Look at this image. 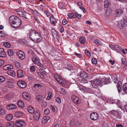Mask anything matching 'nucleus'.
I'll return each mask as SVG.
<instances>
[{
  "label": "nucleus",
  "mask_w": 127,
  "mask_h": 127,
  "mask_svg": "<svg viewBox=\"0 0 127 127\" xmlns=\"http://www.w3.org/2000/svg\"><path fill=\"white\" fill-rule=\"evenodd\" d=\"M90 117L92 120L95 121L98 119V115L96 113L93 112L91 114Z\"/></svg>",
  "instance_id": "obj_5"
},
{
  "label": "nucleus",
  "mask_w": 127,
  "mask_h": 127,
  "mask_svg": "<svg viewBox=\"0 0 127 127\" xmlns=\"http://www.w3.org/2000/svg\"><path fill=\"white\" fill-rule=\"evenodd\" d=\"M110 3L109 1L107 0H106L104 2V6L106 8H108L109 7Z\"/></svg>",
  "instance_id": "obj_30"
},
{
  "label": "nucleus",
  "mask_w": 127,
  "mask_h": 127,
  "mask_svg": "<svg viewBox=\"0 0 127 127\" xmlns=\"http://www.w3.org/2000/svg\"><path fill=\"white\" fill-rule=\"evenodd\" d=\"M14 64L16 68H18L20 67V64L18 62H15Z\"/></svg>",
  "instance_id": "obj_48"
},
{
  "label": "nucleus",
  "mask_w": 127,
  "mask_h": 127,
  "mask_svg": "<svg viewBox=\"0 0 127 127\" xmlns=\"http://www.w3.org/2000/svg\"><path fill=\"white\" fill-rule=\"evenodd\" d=\"M109 62L111 63V64L112 65H113L115 63V61L113 60L112 61L111 60H110L109 61Z\"/></svg>",
  "instance_id": "obj_61"
},
{
  "label": "nucleus",
  "mask_w": 127,
  "mask_h": 127,
  "mask_svg": "<svg viewBox=\"0 0 127 127\" xmlns=\"http://www.w3.org/2000/svg\"><path fill=\"white\" fill-rule=\"evenodd\" d=\"M27 15H28L24 11H23L20 16L26 19H28Z\"/></svg>",
  "instance_id": "obj_31"
},
{
  "label": "nucleus",
  "mask_w": 127,
  "mask_h": 127,
  "mask_svg": "<svg viewBox=\"0 0 127 127\" xmlns=\"http://www.w3.org/2000/svg\"><path fill=\"white\" fill-rule=\"evenodd\" d=\"M22 96L24 98L27 100H30V97L29 95L27 93L24 92L22 93Z\"/></svg>",
  "instance_id": "obj_11"
},
{
  "label": "nucleus",
  "mask_w": 127,
  "mask_h": 127,
  "mask_svg": "<svg viewBox=\"0 0 127 127\" xmlns=\"http://www.w3.org/2000/svg\"><path fill=\"white\" fill-rule=\"evenodd\" d=\"M69 17L70 18H75V17H74V14L73 13H70L68 14Z\"/></svg>",
  "instance_id": "obj_41"
},
{
  "label": "nucleus",
  "mask_w": 127,
  "mask_h": 127,
  "mask_svg": "<svg viewBox=\"0 0 127 127\" xmlns=\"http://www.w3.org/2000/svg\"><path fill=\"white\" fill-rule=\"evenodd\" d=\"M17 76L18 78L23 77L24 76L23 71L21 70H18L17 71Z\"/></svg>",
  "instance_id": "obj_9"
},
{
  "label": "nucleus",
  "mask_w": 127,
  "mask_h": 127,
  "mask_svg": "<svg viewBox=\"0 0 127 127\" xmlns=\"http://www.w3.org/2000/svg\"><path fill=\"white\" fill-rule=\"evenodd\" d=\"M79 40L80 43L82 44H85L86 42L85 38L83 36L79 38Z\"/></svg>",
  "instance_id": "obj_23"
},
{
  "label": "nucleus",
  "mask_w": 127,
  "mask_h": 127,
  "mask_svg": "<svg viewBox=\"0 0 127 127\" xmlns=\"http://www.w3.org/2000/svg\"><path fill=\"white\" fill-rule=\"evenodd\" d=\"M7 108L8 109L11 110L16 108V106L14 104H9L7 105Z\"/></svg>",
  "instance_id": "obj_15"
},
{
  "label": "nucleus",
  "mask_w": 127,
  "mask_h": 127,
  "mask_svg": "<svg viewBox=\"0 0 127 127\" xmlns=\"http://www.w3.org/2000/svg\"><path fill=\"white\" fill-rule=\"evenodd\" d=\"M32 61L34 64H36L39 61L38 59L36 57H33L32 59Z\"/></svg>",
  "instance_id": "obj_33"
},
{
  "label": "nucleus",
  "mask_w": 127,
  "mask_h": 127,
  "mask_svg": "<svg viewBox=\"0 0 127 127\" xmlns=\"http://www.w3.org/2000/svg\"><path fill=\"white\" fill-rule=\"evenodd\" d=\"M94 84L95 85H99L101 83V82L99 80H96L93 82Z\"/></svg>",
  "instance_id": "obj_27"
},
{
  "label": "nucleus",
  "mask_w": 127,
  "mask_h": 127,
  "mask_svg": "<svg viewBox=\"0 0 127 127\" xmlns=\"http://www.w3.org/2000/svg\"><path fill=\"white\" fill-rule=\"evenodd\" d=\"M17 55L21 60H23L25 58V53L22 51H19L17 52Z\"/></svg>",
  "instance_id": "obj_7"
},
{
  "label": "nucleus",
  "mask_w": 127,
  "mask_h": 127,
  "mask_svg": "<svg viewBox=\"0 0 127 127\" xmlns=\"http://www.w3.org/2000/svg\"><path fill=\"white\" fill-rule=\"evenodd\" d=\"M23 114L19 112H16L15 113V117H19L22 116Z\"/></svg>",
  "instance_id": "obj_29"
},
{
  "label": "nucleus",
  "mask_w": 127,
  "mask_h": 127,
  "mask_svg": "<svg viewBox=\"0 0 127 127\" xmlns=\"http://www.w3.org/2000/svg\"><path fill=\"white\" fill-rule=\"evenodd\" d=\"M116 15H120L122 13V11L120 9L117 10L116 11Z\"/></svg>",
  "instance_id": "obj_39"
},
{
  "label": "nucleus",
  "mask_w": 127,
  "mask_h": 127,
  "mask_svg": "<svg viewBox=\"0 0 127 127\" xmlns=\"http://www.w3.org/2000/svg\"><path fill=\"white\" fill-rule=\"evenodd\" d=\"M117 87L119 92H120L122 90V84L121 82H119L117 85Z\"/></svg>",
  "instance_id": "obj_22"
},
{
  "label": "nucleus",
  "mask_w": 127,
  "mask_h": 127,
  "mask_svg": "<svg viewBox=\"0 0 127 127\" xmlns=\"http://www.w3.org/2000/svg\"><path fill=\"white\" fill-rule=\"evenodd\" d=\"M50 118L48 116H44L42 119V122L43 124H45L50 119Z\"/></svg>",
  "instance_id": "obj_24"
},
{
  "label": "nucleus",
  "mask_w": 127,
  "mask_h": 127,
  "mask_svg": "<svg viewBox=\"0 0 127 127\" xmlns=\"http://www.w3.org/2000/svg\"><path fill=\"white\" fill-rule=\"evenodd\" d=\"M12 118V115L11 114L7 115L6 117V119L8 121L11 120Z\"/></svg>",
  "instance_id": "obj_35"
},
{
  "label": "nucleus",
  "mask_w": 127,
  "mask_h": 127,
  "mask_svg": "<svg viewBox=\"0 0 127 127\" xmlns=\"http://www.w3.org/2000/svg\"><path fill=\"white\" fill-rule=\"evenodd\" d=\"M17 84L19 87L22 88H25L27 86L25 82L22 81H20L17 82Z\"/></svg>",
  "instance_id": "obj_6"
},
{
  "label": "nucleus",
  "mask_w": 127,
  "mask_h": 127,
  "mask_svg": "<svg viewBox=\"0 0 127 127\" xmlns=\"http://www.w3.org/2000/svg\"><path fill=\"white\" fill-rule=\"evenodd\" d=\"M61 28H60V32L61 33H62L64 31V28L63 27L60 26Z\"/></svg>",
  "instance_id": "obj_60"
},
{
  "label": "nucleus",
  "mask_w": 127,
  "mask_h": 127,
  "mask_svg": "<svg viewBox=\"0 0 127 127\" xmlns=\"http://www.w3.org/2000/svg\"><path fill=\"white\" fill-rule=\"evenodd\" d=\"M55 79L59 83L63 85L64 84V82L63 79L60 78V77L58 75H55Z\"/></svg>",
  "instance_id": "obj_12"
},
{
  "label": "nucleus",
  "mask_w": 127,
  "mask_h": 127,
  "mask_svg": "<svg viewBox=\"0 0 127 127\" xmlns=\"http://www.w3.org/2000/svg\"><path fill=\"white\" fill-rule=\"evenodd\" d=\"M7 127H14V123L13 122H10L6 125Z\"/></svg>",
  "instance_id": "obj_28"
},
{
  "label": "nucleus",
  "mask_w": 127,
  "mask_h": 127,
  "mask_svg": "<svg viewBox=\"0 0 127 127\" xmlns=\"http://www.w3.org/2000/svg\"><path fill=\"white\" fill-rule=\"evenodd\" d=\"M4 45L7 47H9L10 46V43L8 42H5L4 43Z\"/></svg>",
  "instance_id": "obj_45"
},
{
  "label": "nucleus",
  "mask_w": 127,
  "mask_h": 127,
  "mask_svg": "<svg viewBox=\"0 0 127 127\" xmlns=\"http://www.w3.org/2000/svg\"><path fill=\"white\" fill-rule=\"evenodd\" d=\"M92 63L94 64H95L97 63V61L96 59L94 58L92 59Z\"/></svg>",
  "instance_id": "obj_47"
},
{
  "label": "nucleus",
  "mask_w": 127,
  "mask_h": 127,
  "mask_svg": "<svg viewBox=\"0 0 127 127\" xmlns=\"http://www.w3.org/2000/svg\"><path fill=\"white\" fill-rule=\"evenodd\" d=\"M6 56V53L4 51V49L2 48H0V57H5Z\"/></svg>",
  "instance_id": "obj_13"
},
{
  "label": "nucleus",
  "mask_w": 127,
  "mask_h": 127,
  "mask_svg": "<svg viewBox=\"0 0 127 127\" xmlns=\"http://www.w3.org/2000/svg\"><path fill=\"white\" fill-rule=\"evenodd\" d=\"M9 22L13 28H16L21 24V20L18 17L14 16H11L9 18Z\"/></svg>",
  "instance_id": "obj_2"
},
{
  "label": "nucleus",
  "mask_w": 127,
  "mask_h": 127,
  "mask_svg": "<svg viewBox=\"0 0 127 127\" xmlns=\"http://www.w3.org/2000/svg\"><path fill=\"white\" fill-rule=\"evenodd\" d=\"M36 64L38 66L41 67H43V65L41 64L40 62L39 61Z\"/></svg>",
  "instance_id": "obj_54"
},
{
  "label": "nucleus",
  "mask_w": 127,
  "mask_h": 127,
  "mask_svg": "<svg viewBox=\"0 0 127 127\" xmlns=\"http://www.w3.org/2000/svg\"><path fill=\"white\" fill-rule=\"evenodd\" d=\"M34 87L36 88H39L41 87V85L39 84H34Z\"/></svg>",
  "instance_id": "obj_58"
},
{
  "label": "nucleus",
  "mask_w": 127,
  "mask_h": 127,
  "mask_svg": "<svg viewBox=\"0 0 127 127\" xmlns=\"http://www.w3.org/2000/svg\"><path fill=\"white\" fill-rule=\"evenodd\" d=\"M5 80V78L3 76H0V82H3Z\"/></svg>",
  "instance_id": "obj_52"
},
{
  "label": "nucleus",
  "mask_w": 127,
  "mask_h": 127,
  "mask_svg": "<svg viewBox=\"0 0 127 127\" xmlns=\"http://www.w3.org/2000/svg\"><path fill=\"white\" fill-rule=\"evenodd\" d=\"M75 16L78 18H80L81 17V14H78L77 12H75Z\"/></svg>",
  "instance_id": "obj_49"
},
{
  "label": "nucleus",
  "mask_w": 127,
  "mask_h": 127,
  "mask_svg": "<svg viewBox=\"0 0 127 127\" xmlns=\"http://www.w3.org/2000/svg\"><path fill=\"white\" fill-rule=\"evenodd\" d=\"M4 64V61L2 60H0V66L3 65Z\"/></svg>",
  "instance_id": "obj_59"
},
{
  "label": "nucleus",
  "mask_w": 127,
  "mask_h": 127,
  "mask_svg": "<svg viewBox=\"0 0 127 127\" xmlns=\"http://www.w3.org/2000/svg\"><path fill=\"white\" fill-rule=\"evenodd\" d=\"M35 67L33 66H31L30 68V70L33 71L35 70Z\"/></svg>",
  "instance_id": "obj_56"
},
{
  "label": "nucleus",
  "mask_w": 127,
  "mask_h": 127,
  "mask_svg": "<svg viewBox=\"0 0 127 127\" xmlns=\"http://www.w3.org/2000/svg\"><path fill=\"white\" fill-rule=\"evenodd\" d=\"M15 126L17 127H22L25 125V123L24 120H19L15 122Z\"/></svg>",
  "instance_id": "obj_4"
},
{
  "label": "nucleus",
  "mask_w": 127,
  "mask_h": 127,
  "mask_svg": "<svg viewBox=\"0 0 127 127\" xmlns=\"http://www.w3.org/2000/svg\"><path fill=\"white\" fill-rule=\"evenodd\" d=\"M43 98L42 95H37L36 97V99L39 101H41Z\"/></svg>",
  "instance_id": "obj_36"
},
{
  "label": "nucleus",
  "mask_w": 127,
  "mask_h": 127,
  "mask_svg": "<svg viewBox=\"0 0 127 127\" xmlns=\"http://www.w3.org/2000/svg\"><path fill=\"white\" fill-rule=\"evenodd\" d=\"M74 54L76 55L78 57H81V55L80 54H78L76 52L74 53Z\"/></svg>",
  "instance_id": "obj_64"
},
{
  "label": "nucleus",
  "mask_w": 127,
  "mask_h": 127,
  "mask_svg": "<svg viewBox=\"0 0 127 127\" xmlns=\"http://www.w3.org/2000/svg\"><path fill=\"white\" fill-rule=\"evenodd\" d=\"M85 53L86 54L88 57H90L91 56V54L88 50H85Z\"/></svg>",
  "instance_id": "obj_43"
},
{
  "label": "nucleus",
  "mask_w": 127,
  "mask_h": 127,
  "mask_svg": "<svg viewBox=\"0 0 127 127\" xmlns=\"http://www.w3.org/2000/svg\"><path fill=\"white\" fill-rule=\"evenodd\" d=\"M8 54L10 56H12L13 54V51L12 50L10 49L8 51Z\"/></svg>",
  "instance_id": "obj_38"
},
{
  "label": "nucleus",
  "mask_w": 127,
  "mask_h": 127,
  "mask_svg": "<svg viewBox=\"0 0 127 127\" xmlns=\"http://www.w3.org/2000/svg\"><path fill=\"white\" fill-rule=\"evenodd\" d=\"M109 47L111 48L112 49L114 50H115V47L113 45L111 44H110L109 45Z\"/></svg>",
  "instance_id": "obj_53"
},
{
  "label": "nucleus",
  "mask_w": 127,
  "mask_h": 127,
  "mask_svg": "<svg viewBox=\"0 0 127 127\" xmlns=\"http://www.w3.org/2000/svg\"><path fill=\"white\" fill-rule=\"evenodd\" d=\"M13 80L11 79L8 80L6 82L7 86L10 88H13L14 86L13 85Z\"/></svg>",
  "instance_id": "obj_8"
},
{
  "label": "nucleus",
  "mask_w": 127,
  "mask_h": 127,
  "mask_svg": "<svg viewBox=\"0 0 127 127\" xmlns=\"http://www.w3.org/2000/svg\"><path fill=\"white\" fill-rule=\"evenodd\" d=\"M79 8L82 10L83 12L85 13H86V11L85 9L82 6H79Z\"/></svg>",
  "instance_id": "obj_57"
},
{
  "label": "nucleus",
  "mask_w": 127,
  "mask_h": 127,
  "mask_svg": "<svg viewBox=\"0 0 127 127\" xmlns=\"http://www.w3.org/2000/svg\"><path fill=\"white\" fill-rule=\"evenodd\" d=\"M13 94L10 93L6 94L5 97V99H10L13 97Z\"/></svg>",
  "instance_id": "obj_16"
},
{
  "label": "nucleus",
  "mask_w": 127,
  "mask_h": 127,
  "mask_svg": "<svg viewBox=\"0 0 127 127\" xmlns=\"http://www.w3.org/2000/svg\"><path fill=\"white\" fill-rule=\"evenodd\" d=\"M18 105L20 107L23 108L24 106V103L23 101L21 100L19 101L17 103Z\"/></svg>",
  "instance_id": "obj_26"
},
{
  "label": "nucleus",
  "mask_w": 127,
  "mask_h": 127,
  "mask_svg": "<svg viewBox=\"0 0 127 127\" xmlns=\"http://www.w3.org/2000/svg\"><path fill=\"white\" fill-rule=\"evenodd\" d=\"M79 88L81 90H87V88L82 85H80L79 86Z\"/></svg>",
  "instance_id": "obj_37"
},
{
  "label": "nucleus",
  "mask_w": 127,
  "mask_h": 127,
  "mask_svg": "<svg viewBox=\"0 0 127 127\" xmlns=\"http://www.w3.org/2000/svg\"><path fill=\"white\" fill-rule=\"evenodd\" d=\"M123 89L124 92L127 93V83H125L124 84Z\"/></svg>",
  "instance_id": "obj_32"
},
{
  "label": "nucleus",
  "mask_w": 127,
  "mask_h": 127,
  "mask_svg": "<svg viewBox=\"0 0 127 127\" xmlns=\"http://www.w3.org/2000/svg\"><path fill=\"white\" fill-rule=\"evenodd\" d=\"M56 100L58 103H60L61 102L60 98L59 97H57L56 99Z\"/></svg>",
  "instance_id": "obj_51"
},
{
  "label": "nucleus",
  "mask_w": 127,
  "mask_h": 127,
  "mask_svg": "<svg viewBox=\"0 0 127 127\" xmlns=\"http://www.w3.org/2000/svg\"><path fill=\"white\" fill-rule=\"evenodd\" d=\"M80 76L81 77L84 79L88 76V74L85 72H82L80 73Z\"/></svg>",
  "instance_id": "obj_21"
},
{
  "label": "nucleus",
  "mask_w": 127,
  "mask_h": 127,
  "mask_svg": "<svg viewBox=\"0 0 127 127\" xmlns=\"http://www.w3.org/2000/svg\"><path fill=\"white\" fill-rule=\"evenodd\" d=\"M60 92L63 95H65L66 94L65 91L64 89L63 88H61L60 89Z\"/></svg>",
  "instance_id": "obj_40"
},
{
  "label": "nucleus",
  "mask_w": 127,
  "mask_h": 127,
  "mask_svg": "<svg viewBox=\"0 0 127 127\" xmlns=\"http://www.w3.org/2000/svg\"><path fill=\"white\" fill-rule=\"evenodd\" d=\"M71 98L75 104H79L80 103V102L79 98L75 96H73Z\"/></svg>",
  "instance_id": "obj_10"
},
{
  "label": "nucleus",
  "mask_w": 127,
  "mask_h": 127,
  "mask_svg": "<svg viewBox=\"0 0 127 127\" xmlns=\"http://www.w3.org/2000/svg\"><path fill=\"white\" fill-rule=\"evenodd\" d=\"M75 127H80L81 124L80 122L77 121L75 124Z\"/></svg>",
  "instance_id": "obj_44"
},
{
  "label": "nucleus",
  "mask_w": 127,
  "mask_h": 127,
  "mask_svg": "<svg viewBox=\"0 0 127 127\" xmlns=\"http://www.w3.org/2000/svg\"><path fill=\"white\" fill-rule=\"evenodd\" d=\"M40 117V113L37 111L34 114L33 116V117L34 120L38 121V120Z\"/></svg>",
  "instance_id": "obj_14"
},
{
  "label": "nucleus",
  "mask_w": 127,
  "mask_h": 127,
  "mask_svg": "<svg viewBox=\"0 0 127 127\" xmlns=\"http://www.w3.org/2000/svg\"><path fill=\"white\" fill-rule=\"evenodd\" d=\"M115 24L119 28L122 29L125 26L127 25V20H123V21L117 22Z\"/></svg>",
  "instance_id": "obj_3"
},
{
  "label": "nucleus",
  "mask_w": 127,
  "mask_h": 127,
  "mask_svg": "<svg viewBox=\"0 0 127 127\" xmlns=\"http://www.w3.org/2000/svg\"><path fill=\"white\" fill-rule=\"evenodd\" d=\"M50 20L51 23L54 26L56 25V24L57 23V21L52 16L50 18Z\"/></svg>",
  "instance_id": "obj_19"
},
{
  "label": "nucleus",
  "mask_w": 127,
  "mask_h": 127,
  "mask_svg": "<svg viewBox=\"0 0 127 127\" xmlns=\"http://www.w3.org/2000/svg\"><path fill=\"white\" fill-rule=\"evenodd\" d=\"M13 66L11 65H5L3 67V69L4 70H7L12 69Z\"/></svg>",
  "instance_id": "obj_17"
},
{
  "label": "nucleus",
  "mask_w": 127,
  "mask_h": 127,
  "mask_svg": "<svg viewBox=\"0 0 127 127\" xmlns=\"http://www.w3.org/2000/svg\"><path fill=\"white\" fill-rule=\"evenodd\" d=\"M95 43L98 45H99L100 44V42L99 40H95Z\"/></svg>",
  "instance_id": "obj_50"
},
{
  "label": "nucleus",
  "mask_w": 127,
  "mask_h": 127,
  "mask_svg": "<svg viewBox=\"0 0 127 127\" xmlns=\"http://www.w3.org/2000/svg\"><path fill=\"white\" fill-rule=\"evenodd\" d=\"M7 73L8 75L12 76H14L15 75V72L12 70L8 71Z\"/></svg>",
  "instance_id": "obj_25"
},
{
  "label": "nucleus",
  "mask_w": 127,
  "mask_h": 127,
  "mask_svg": "<svg viewBox=\"0 0 127 127\" xmlns=\"http://www.w3.org/2000/svg\"><path fill=\"white\" fill-rule=\"evenodd\" d=\"M6 111L3 108L0 110V115L2 116L4 115Z\"/></svg>",
  "instance_id": "obj_34"
},
{
  "label": "nucleus",
  "mask_w": 127,
  "mask_h": 127,
  "mask_svg": "<svg viewBox=\"0 0 127 127\" xmlns=\"http://www.w3.org/2000/svg\"><path fill=\"white\" fill-rule=\"evenodd\" d=\"M50 113V110L49 109L46 108L44 111V114L46 115Z\"/></svg>",
  "instance_id": "obj_42"
},
{
  "label": "nucleus",
  "mask_w": 127,
  "mask_h": 127,
  "mask_svg": "<svg viewBox=\"0 0 127 127\" xmlns=\"http://www.w3.org/2000/svg\"><path fill=\"white\" fill-rule=\"evenodd\" d=\"M62 23L63 25H65L67 23V22L65 19H64L62 21Z\"/></svg>",
  "instance_id": "obj_55"
},
{
  "label": "nucleus",
  "mask_w": 127,
  "mask_h": 127,
  "mask_svg": "<svg viewBox=\"0 0 127 127\" xmlns=\"http://www.w3.org/2000/svg\"><path fill=\"white\" fill-rule=\"evenodd\" d=\"M116 48H118L119 50H121V47H120L117 45H116L115 46Z\"/></svg>",
  "instance_id": "obj_62"
},
{
  "label": "nucleus",
  "mask_w": 127,
  "mask_h": 127,
  "mask_svg": "<svg viewBox=\"0 0 127 127\" xmlns=\"http://www.w3.org/2000/svg\"><path fill=\"white\" fill-rule=\"evenodd\" d=\"M28 111L31 114H33L34 112V109L31 106H29L27 108Z\"/></svg>",
  "instance_id": "obj_18"
},
{
  "label": "nucleus",
  "mask_w": 127,
  "mask_h": 127,
  "mask_svg": "<svg viewBox=\"0 0 127 127\" xmlns=\"http://www.w3.org/2000/svg\"><path fill=\"white\" fill-rule=\"evenodd\" d=\"M51 32L52 33H53V34L54 33V34H55L56 35V36H57V39L58 40L59 39V35L57 32H56V30L55 29L52 28L51 29Z\"/></svg>",
  "instance_id": "obj_20"
},
{
  "label": "nucleus",
  "mask_w": 127,
  "mask_h": 127,
  "mask_svg": "<svg viewBox=\"0 0 127 127\" xmlns=\"http://www.w3.org/2000/svg\"><path fill=\"white\" fill-rule=\"evenodd\" d=\"M121 61L122 63L126 65L127 64V62L126 59L124 58H122L121 59Z\"/></svg>",
  "instance_id": "obj_46"
},
{
  "label": "nucleus",
  "mask_w": 127,
  "mask_h": 127,
  "mask_svg": "<svg viewBox=\"0 0 127 127\" xmlns=\"http://www.w3.org/2000/svg\"><path fill=\"white\" fill-rule=\"evenodd\" d=\"M29 37L31 40L36 43L39 42L42 39L40 34L35 30H31L30 31Z\"/></svg>",
  "instance_id": "obj_1"
},
{
  "label": "nucleus",
  "mask_w": 127,
  "mask_h": 127,
  "mask_svg": "<svg viewBox=\"0 0 127 127\" xmlns=\"http://www.w3.org/2000/svg\"><path fill=\"white\" fill-rule=\"evenodd\" d=\"M40 71L42 73H44L45 71L42 68H40L39 69Z\"/></svg>",
  "instance_id": "obj_63"
}]
</instances>
